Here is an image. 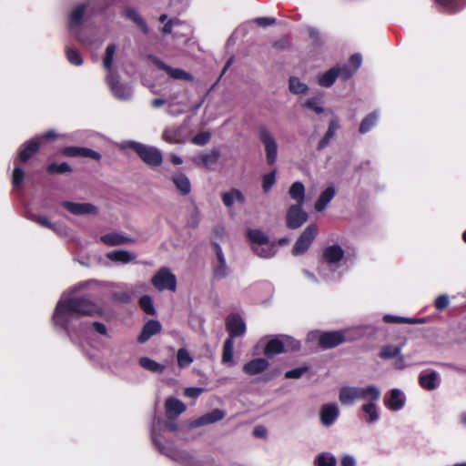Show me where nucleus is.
<instances>
[{"instance_id":"obj_8","label":"nucleus","mask_w":466,"mask_h":466,"mask_svg":"<svg viewBox=\"0 0 466 466\" xmlns=\"http://www.w3.org/2000/svg\"><path fill=\"white\" fill-rule=\"evenodd\" d=\"M106 82L116 98L128 100L132 97V87L127 84L121 83L118 74L106 75Z\"/></svg>"},{"instance_id":"obj_53","label":"nucleus","mask_w":466,"mask_h":466,"mask_svg":"<svg viewBox=\"0 0 466 466\" xmlns=\"http://www.w3.org/2000/svg\"><path fill=\"white\" fill-rule=\"evenodd\" d=\"M276 182V170L267 173L262 177V188L264 192H268Z\"/></svg>"},{"instance_id":"obj_2","label":"nucleus","mask_w":466,"mask_h":466,"mask_svg":"<svg viewBox=\"0 0 466 466\" xmlns=\"http://www.w3.org/2000/svg\"><path fill=\"white\" fill-rule=\"evenodd\" d=\"M175 419L163 420L161 419L154 420L151 427V440L154 446L161 453V447H174L173 443L167 439V434L173 433L177 430Z\"/></svg>"},{"instance_id":"obj_25","label":"nucleus","mask_w":466,"mask_h":466,"mask_svg":"<svg viewBox=\"0 0 466 466\" xmlns=\"http://www.w3.org/2000/svg\"><path fill=\"white\" fill-rule=\"evenodd\" d=\"M106 257L112 262L123 265L133 262L137 258L135 253L124 249L109 251L106 254Z\"/></svg>"},{"instance_id":"obj_57","label":"nucleus","mask_w":466,"mask_h":466,"mask_svg":"<svg viewBox=\"0 0 466 466\" xmlns=\"http://www.w3.org/2000/svg\"><path fill=\"white\" fill-rule=\"evenodd\" d=\"M308 367H299L290 370H288L285 373V377L287 379H299L302 375H304L308 371Z\"/></svg>"},{"instance_id":"obj_22","label":"nucleus","mask_w":466,"mask_h":466,"mask_svg":"<svg viewBox=\"0 0 466 466\" xmlns=\"http://www.w3.org/2000/svg\"><path fill=\"white\" fill-rule=\"evenodd\" d=\"M162 326L158 320L150 319L144 326L137 338L139 343L147 342L151 337L161 331Z\"/></svg>"},{"instance_id":"obj_45","label":"nucleus","mask_w":466,"mask_h":466,"mask_svg":"<svg viewBox=\"0 0 466 466\" xmlns=\"http://www.w3.org/2000/svg\"><path fill=\"white\" fill-rule=\"evenodd\" d=\"M401 351L400 346L385 345L381 347L379 357L382 360H390L398 357Z\"/></svg>"},{"instance_id":"obj_4","label":"nucleus","mask_w":466,"mask_h":466,"mask_svg":"<svg viewBox=\"0 0 466 466\" xmlns=\"http://www.w3.org/2000/svg\"><path fill=\"white\" fill-rule=\"evenodd\" d=\"M300 349V342L288 335H278L270 339L266 344L264 354L267 357L282 352L297 351Z\"/></svg>"},{"instance_id":"obj_40","label":"nucleus","mask_w":466,"mask_h":466,"mask_svg":"<svg viewBox=\"0 0 466 466\" xmlns=\"http://www.w3.org/2000/svg\"><path fill=\"white\" fill-rule=\"evenodd\" d=\"M126 16L132 20L141 29V31L147 35L149 32V28L145 22V20L140 16V15L133 8H127L125 11Z\"/></svg>"},{"instance_id":"obj_38","label":"nucleus","mask_w":466,"mask_h":466,"mask_svg":"<svg viewBox=\"0 0 466 466\" xmlns=\"http://www.w3.org/2000/svg\"><path fill=\"white\" fill-rule=\"evenodd\" d=\"M289 194L290 198L297 202L296 205H303L305 202V187L304 185L299 182H294L289 190Z\"/></svg>"},{"instance_id":"obj_9","label":"nucleus","mask_w":466,"mask_h":466,"mask_svg":"<svg viewBox=\"0 0 466 466\" xmlns=\"http://www.w3.org/2000/svg\"><path fill=\"white\" fill-rule=\"evenodd\" d=\"M350 76V69L347 66H335L330 69L325 71L318 76V84L322 87H330L335 81L341 77L343 79H348Z\"/></svg>"},{"instance_id":"obj_20","label":"nucleus","mask_w":466,"mask_h":466,"mask_svg":"<svg viewBox=\"0 0 466 466\" xmlns=\"http://www.w3.org/2000/svg\"><path fill=\"white\" fill-rule=\"evenodd\" d=\"M62 206L73 215H86L95 213L96 208L89 203H76L71 201H64Z\"/></svg>"},{"instance_id":"obj_11","label":"nucleus","mask_w":466,"mask_h":466,"mask_svg":"<svg viewBox=\"0 0 466 466\" xmlns=\"http://www.w3.org/2000/svg\"><path fill=\"white\" fill-rule=\"evenodd\" d=\"M215 258L212 259V270L216 279H222L230 274V268L226 262V258L219 244L213 243Z\"/></svg>"},{"instance_id":"obj_18","label":"nucleus","mask_w":466,"mask_h":466,"mask_svg":"<svg viewBox=\"0 0 466 466\" xmlns=\"http://www.w3.org/2000/svg\"><path fill=\"white\" fill-rule=\"evenodd\" d=\"M339 408L337 404L329 403L321 407L319 417L320 421L324 426L332 425L339 416Z\"/></svg>"},{"instance_id":"obj_15","label":"nucleus","mask_w":466,"mask_h":466,"mask_svg":"<svg viewBox=\"0 0 466 466\" xmlns=\"http://www.w3.org/2000/svg\"><path fill=\"white\" fill-rule=\"evenodd\" d=\"M380 397V390L373 385L366 388L351 387V400L354 399L368 400L370 401H377Z\"/></svg>"},{"instance_id":"obj_37","label":"nucleus","mask_w":466,"mask_h":466,"mask_svg":"<svg viewBox=\"0 0 466 466\" xmlns=\"http://www.w3.org/2000/svg\"><path fill=\"white\" fill-rule=\"evenodd\" d=\"M339 128V123L338 119H335V118L332 119L329 122V128H328L326 134L324 135V137H322V139L319 141V143L318 145V150H319V151L323 150L329 145V143L334 137L335 133L337 132V130Z\"/></svg>"},{"instance_id":"obj_56","label":"nucleus","mask_w":466,"mask_h":466,"mask_svg":"<svg viewBox=\"0 0 466 466\" xmlns=\"http://www.w3.org/2000/svg\"><path fill=\"white\" fill-rule=\"evenodd\" d=\"M308 32L315 46H321L323 45L321 35L317 28L310 26L308 28Z\"/></svg>"},{"instance_id":"obj_3","label":"nucleus","mask_w":466,"mask_h":466,"mask_svg":"<svg viewBox=\"0 0 466 466\" xmlns=\"http://www.w3.org/2000/svg\"><path fill=\"white\" fill-rule=\"evenodd\" d=\"M86 7L87 5L86 4H79L71 10L68 15V30L71 34H74L77 39L87 48H98L101 46L102 41L93 42L92 40L86 38L77 33L82 25Z\"/></svg>"},{"instance_id":"obj_6","label":"nucleus","mask_w":466,"mask_h":466,"mask_svg":"<svg viewBox=\"0 0 466 466\" xmlns=\"http://www.w3.org/2000/svg\"><path fill=\"white\" fill-rule=\"evenodd\" d=\"M258 138L264 146L267 163L275 164L278 158V144L270 130L264 125L258 127Z\"/></svg>"},{"instance_id":"obj_17","label":"nucleus","mask_w":466,"mask_h":466,"mask_svg":"<svg viewBox=\"0 0 466 466\" xmlns=\"http://www.w3.org/2000/svg\"><path fill=\"white\" fill-rule=\"evenodd\" d=\"M269 366V362L264 358L253 359L243 366L244 373L249 376H255L265 371Z\"/></svg>"},{"instance_id":"obj_35","label":"nucleus","mask_w":466,"mask_h":466,"mask_svg":"<svg viewBox=\"0 0 466 466\" xmlns=\"http://www.w3.org/2000/svg\"><path fill=\"white\" fill-rule=\"evenodd\" d=\"M252 249L258 256L263 258H272L277 253L276 244L268 240L263 245L253 246Z\"/></svg>"},{"instance_id":"obj_60","label":"nucleus","mask_w":466,"mask_h":466,"mask_svg":"<svg viewBox=\"0 0 466 466\" xmlns=\"http://www.w3.org/2000/svg\"><path fill=\"white\" fill-rule=\"evenodd\" d=\"M79 157H90L95 160H99L101 158V155L98 152L87 147H80Z\"/></svg>"},{"instance_id":"obj_43","label":"nucleus","mask_w":466,"mask_h":466,"mask_svg":"<svg viewBox=\"0 0 466 466\" xmlns=\"http://www.w3.org/2000/svg\"><path fill=\"white\" fill-rule=\"evenodd\" d=\"M219 151L218 149H213L209 153L199 155L196 161L208 167L216 164L219 158Z\"/></svg>"},{"instance_id":"obj_30","label":"nucleus","mask_w":466,"mask_h":466,"mask_svg":"<svg viewBox=\"0 0 466 466\" xmlns=\"http://www.w3.org/2000/svg\"><path fill=\"white\" fill-rule=\"evenodd\" d=\"M100 240L108 246H118L132 243L134 240L118 233H108L100 237Z\"/></svg>"},{"instance_id":"obj_21","label":"nucleus","mask_w":466,"mask_h":466,"mask_svg":"<svg viewBox=\"0 0 466 466\" xmlns=\"http://www.w3.org/2000/svg\"><path fill=\"white\" fill-rule=\"evenodd\" d=\"M344 341V333L342 331H326L321 336L320 348L331 349L337 347Z\"/></svg>"},{"instance_id":"obj_44","label":"nucleus","mask_w":466,"mask_h":466,"mask_svg":"<svg viewBox=\"0 0 466 466\" xmlns=\"http://www.w3.org/2000/svg\"><path fill=\"white\" fill-rule=\"evenodd\" d=\"M337 460L335 456L329 452H321L314 459V466H336Z\"/></svg>"},{"instance_id":"obj_12","label":"nucleus","mask_w":466,"mask_h":466,"mask_svg":"<svg viewBox=\"0 0 466 466\" xmlns=\"http://www.w3.org/2000/svg\"><path fill=\"white\" fill-rule=\"evenodd\" d=\"M148 59L159 69L167 73L172 79L175 80H185L187 82H192L194 80L193 76L181 69V68H175L172 67L163 61H161L158 57H157L154 55H149Z\"/></svg>"},{"instance_id":"obj_14","label":"nucleus","mask_w":466,"mask_h":466,"mask_svg":"<svg viewBox=\"0 0 466 466\" xmlns=\"http://www.w3.org/2000/svg\"><path fill=\"white\" fill-rule=\"evenodd\" d=\"M344 250L339 245H331L323 249V261L331 268H338L343 258Z\"/></svg>"},{"instance_id":"obj_29","label":"nucleus","mask_w":466,"mask_h":466,"mask_svg":"<svg viewBox=\"0 0 466 466\" xmlns=\"http://www.w3.org/2000/svg\"><path fill=\"white\" fill-rule=\"evenodd\" d=\"M172 182L180 194L186 196L191 191V184L189 178L183 173H177L172 176Z\"/></svg>"},{"instance_id":"obj_39","label":"nucleus","mask_w":466,"mask_h":466,"mask_svg":"<svg viewBox=\"0 0 466 466\" xmlns=\"http://www.w3.org/2000/svg\"><path fill=\"white\" fill-rule=\"evenodd\" d=\"M233 352H234V339L228 338L225 340L223 345L222 351V363L227 364L228 366H233L235 364L233 360Z\"/></svg>"},{"instance_id":"obj_42","label":"nucleus","mask_w":466,"mask_h":466,"mask_svg":"<svg viewBox=\"0 0 466 466\" xmlns=\"http://www.w3.org/2000/svg\"><path fill=\"white\" fill-rule=\"evenodd\" d=\"M65 52L66 59L71 65L75 66H80L83 65L82 56L76 47L73 46H66Z\"/></svg>"},{"instance_id":"obj_24","label":"nucleus","mask_w":466,"mask_h":466,"mask_svg":"<svg viewBox=\"0 0 466 466\" xmlns=\"http://www.w3.org/2000/svg\"><path fill=\"white\" fill-rule=\"evenodd\" d=\"M419 385L426 390H434L439 387V374L436 371L421 372L418 378Z\"/></svg>"},{"instance_id":"obj_1","label":"nucleus","mask_w":466,"mask_h":466,"mask_svg":"<svg viewBox=\"0 0 466 466\" xmlns=\"http://www.w3.org/2000/svg\"><path fill=\"white\" fill-rule=\"evenodd\" d=\"M100 283L95 279H90L78 283L72 289L65 291L55 308L52 321L56 328L62 329L69 337L71 341L76 343L78 334L94 330L100 335H106V327L98 321L82 322L83 316H99L102 314V309L86 296H77L78 290L90 286H99Z\"/></svg>"},{"instance_id":"obj_50","label":"nucleus","mask_w":466,"mask_h":466,"mask_svg":"<svg viewBox=\"0 0 466 466\" xmlns=\"http://www.w3.org/2000/svg\"><path fill=\"white\" fill-rule=\"evenodd\" d=\"M71 167L66 162L60 164L52 163L46 168V171L50 174H65L71 172Z\"/></svg>"},{"instance_id":"obj_51","label":"nucleus","mask_w":466,"mask_h":466,"mask_svg":"<svg viewBox=\"0 0 466 466\" xmlns=\"http://www.w3.org/2000/svg\"><path fill=\"white\" fill-rule=\"evenodd\" d=\"M112 296L118 302L128 303L131 301V295L126 285H122L121 289L114 291Z\"/></svg>"},{"instance_id":"obj_49","label":"nucleus","mask_w":466,"mask_h":466,"mask_svg":"<svg viewBox=\"0 0 466 466\" xmlns=\"http://www.w3.org/2000/svg\"><path fill=\"white\" fill-rule=\"evenodd\" d=\"M308 86L302 83L298 77L291 76L289 78V90L293 94H303L307 91Z\"/></svg>"},{"instance_id":"obj_28","label":"nucleus","mask_w":466,"mask_h":466,"mask_svg":"<svg viewBox=\"0 0 466 466\" xmlns=\"http://www.w3.org/2000/svg\"><path fill=\"white\" fill-rule=\"evenodd\" d=\"M385 405L391 410H399L404 406V397L398 389L390 391L389 399L385 400Z\"/></svg>"},{"instance_id":"obj_62","label":"nucleus","mask_w":466,"mask_h":466,"mask_svg":"<svg viewBox=\"0 0 466 466\" xmlns=\"http://www.w3.org/2000/svg\"><path fill=\"white\" fill-rule=\"evenodd\" d=\"M362 56L360 53L351 55V76L360 67Z\"/></svg>"},{"instance_id":"obj_46","label":"nucleus","mask_w":466,"mask_h":466,"mask_svg":"<svg viewBox=\"0 0 466 466\" xmlns=\"http://www.w3.org/2000/svg\"><path fill=\"white\" fill-rule=\"evenodd\" d=\"M247 236L254 246L263 245L268 240L267 234L259 229H248Z\"/></svg>"},{"instance_id":"obj_31","label":"nucleus","mask_w":466,"mask_h":466,"mask_svg":"<svg viewBox=\"0 0 466 466\" xmlns=\"http://www.w3.org/2000/svg\"><path fill=\"white\" fill-rule=\"evenodd\" d=\"M448 14H456L466 6V0H434Z\"/></svg>"},{"instance_id":"obj_26","label":"nucleus","mask_w":466,"mask_h":466,"mask_svg":"<svg viewBox=\"0 0 466 466\" xmlns=\"http://www.w3.org/2000/svg\"><path fill=\"white\" fill-rule=\"evenodd\" d=\"M224 418V412L218 409H215L208 413L198 418L192 423V427H200L210 423L217 422Z\"/></svg>"},{"instance_id":"obj_33","label":"nucleus","mask_w":466,"mask_h":466,"mask_svg":"<svg viewBox=\"0 0 466 466\" xmlns=\"http://www.w3.org/2000/svg\"><path fill=\"white\" fill-rule=\"evenodd\" d=\"M138 363L141 368L155 374H162L166 370V366L164 364L157 362L148 357H141L138 360Z\"/></svg>"},{"instance_id":"obj_10","label":"nucleus","mask_w":466,"mask_h":466,"mask_svg":"<svg viewBox=\"0 0 466 466\" xmlns=\"http://www.w3.org/2000/svg\"><path fill=\"white\" fill-rule=\"evenodd\" d=\"M317 234L318 227L314 224L309 225L297 239L292 248V254L299 256L305 253L315 239Z\"/></svg>"},{"instance_id":"obj_7","label":"nucleus","mask_w":466,"mask_h":466,"mask_svg":"<svg viewBox=\"0 0 466 466\" xmlns=\"http://www.w3.org/2000/svg\"><path fill=\"white\" fill-rule=\"evenodd\" d=\"M152 285L159 291L169 290L176 291L177 289V278L171 270L163 267L153 276Z\"/></svg>"},{"instance_id":"obj_36","label":"nucleus","mask_w":466,"mask_h":466,"mask_svg":"<svg viewBox=\"0 0 466 466\" xmlns=\"http://www.w3.org/2000/svg\"><path fill=\"white\" fill-rule=\"evenodd\" d=\"M222 201L226 207L229 208L233 206L235 202L243 204L245 202V197L238 189L233 188L222 194Z\"/></svg>"},{"instance_id":"obj_32","label":"nucleus","mask_w":466,"mask_h":466,"mask_svg":"<svg viewBox=\"0 0 466 466\" xmlns=\"http://www.w3.org/2000/svg\"><path fill=\"white\" fill-rule=\"evenodd\" d=\"M336 190L335 187L330 186L327 187L319 196L318 200L315 203V209L319 212L323 211L332 198L335 197Z\"/></svg>"},{"instance_id":"obj_59","label":"nucleus","mask_w":466,"mask_h":466,"mask_svg":"<svg viewBox=\"0 0 466 466\" xmlns=\"http://www.w3.org/2000/svg\"><path fill=\"white\" fill-rule=\"evenodd\" d=\"M24 177H25L24 170L20 167L16 166L14 168V172H13L14 186H15V187L20 186L24 181Z\"/></svg>"},{"instance_id":"obj_34","label":"nucleus","mask_w":466,"mask_h":466,"mask_svg":"<svg viewBox=\"0 0 466 466\" xmlns=\"http://www.w3.org/2000/svg\"><path fill=\"white\" fill-rule=\"evenodd\" d=\"M116 51V46L115 44H110L106 48L105 56L103 58V66L106 70V75L117 74V72L113 69V62Z\"/></svg>"},{"instance_id":"obj_63","label":"nucleus","mask_w":466,"mask_h":466,"mask_svg":"<svg viewBox=\"0 0 466 466\" xmlns=\"http://www.w3.org/2000/svg\"><path fill=\"white\" fill-rule=\"evenodd\" d=\"M181 22L177 18L170 19L167 21L162 28L163 35H169L172 32L174 26L180 25Z\"/></svg>"},{"instance_id":"obj_23","label":"nucleus","mask_w":466,"mask_h":466,"mask_svg":"<svg viewBox=\"0 0 466 466\" xmlns=\"http://www.w3.org/2000/svg\"><path fill=\"white\" fill-rule=\"evenodd\" d=\"M39 149L38 137L33 138L21 145L18 152V158L22 162H26Z\"/></svg>"},{"instance_id":"obj_41","label":"nucleus","mask_w":466,"mask_h":466,"mask_svg":"<svg viewBox=\"0 0 466 466\" xmlns=\"http://www.w3.org/2000/svg\"><path fill=\"white\" fill-rule=\"evenodd\" d=\"M379 118V115L376 111H373L368 114L361 121L359 132L360 134H365L369 132L377 123Z\"/></svg>"},{"instance_id":"obj_13","label":"nucleus","mask_w":466,"mask_h":466,"mask_svg":"<svg viewBox=\"0 0 466 466\" xmlns=\"http://www.w3.org/2000/svg\"><path fill=\"white\" fill-rule=\"evenodd\" d=\"M303 205H291L286 215L287 227L291 229L300 228L308 219V214L303 210Z\"/></svg>"},{"instance_id":"obj_61","label":"nucleus","mask_w":466,"mask_h":466,"mask_svg":"<svg viewBox=\"0 0 466 466\" xmlns=\"http://www.w3.org/2000/svg\"><path fill=\"white\" fill-rule=\"evenodd\" d=\"M322 335H323V332H321L319 330L309 331L307 335V342L318 343L319 346L320 347Z\"/></svg>"},{"instance_id":"obj_55","label":"nucleus","mask_w":466,"mask_h":466,"mask_svg":"<svg viewBox=\"0 0 466 466\" xmlns=\"http://www.w3.org/2000/svg\"><path fill=\"white\" fill-rule=\"evenodd\" d=\"M163 137L167 142L177 144L181 141L179 132L176 129H166Z\"/></svg>"},{"instance_id":"obj_52","label":"nucleus","mask_w":466,"mask_h":466,"mask_svg":"<svg viewBox=\"0 0 466 466\" xmlns=\"http://www.w3.org/2000/svg\"><path fill=\"white\" fill-rule=\"evenodd\" d=\"M139 306L147 314L153 315L156 312L152 299L148 295H144L140 298Z\"/></svg>"},{"instance_id":"obj_58","label":"nucleus","mask_w":466,"mask_h":466,"mask_svg":"<svg viewBox=\"0 0 466 466\" xmlns=\"http://www.w3.org/2000/svg\"><path fill=\"white\" fill-rule=\"evenodd\" d=\"M450 304V299L447 295H440L437 297L434 302V307L437 310H444Z\"/></svg>"},{"instance_id":"obj_54","label":"nucleus","mask_w":466,"mask_h":466,"mask_svg":"<svg viewBox=\"0 0 466 466\" xmlns=\"http://www.w3.org/2000/svg\"><path fill=\"white\" fill-rule=\"evenodd\" d=\"M27 218L37 223L41 227L51 229L53 223L45 216H38L33 213H28Z\"/></svg>"},{"instance_id":"obj_47","label":"nucleus","mask_w":466,"mask_h":466,"mask_svg":"<svg viewBox=\"0 0 466 466\" xmlns=\"http://www.w3.org/2000/svg\"><path fill=\"white\" fill-rule=\"evenodd\" d=\"M383 321L385 323H410V324H415V323H423L424 320L422 319H410V318H403V317H398L394 315H384L383 316Z\"/></svg>"},{"instance_id":"obj_5","label":"nucleus","mask_w":466,"mask_h":466,"mask_svg":"<svg viewBox=\"0 0 466 466\" xmlns=\"http://www.w3.org/2000/svg\"><path fill=\"white\" fill-rule=\"evenodd\" d=\"M124 148L134 150L138 157L150 167H158L161 165L163 157L161 151L152 146H147L136 141H126L123 144Z\"/></svg>"},{"instance_id":"obj_48","label":"nucleus","mask_w":466,"mask_h":466,"mask_svg":"<svg viewBox=\"0 0 466 466\" xmlns=\"http://www.w3.org/2000/svg\"><path fill=\"white\" fill-rule=\"evenodd\" d=\"M177 365L180 368H187L193 362V358L185 348H181L177 350Z\"/></svg>"},{"instance_id":"obj_64","label":"nucleus","mask_w":466,"mask_h":466,"mask_svg":"<svg viewBox=\"0 0 466 466\" xmlns=\"http://www.w3.org/2000/svg\"><path fill=\"white\" fill-rule=\"evenodd\" d=\"M210 140V135L208 133L203 132L196 135L193 137V142L198 146H204Z\"/></svg>"},{"instance_id":"obj_27","label":"nucleus","mask_w":466,"mask_h":466,"mask_svg":"<svg viewBox=\"0 0 466 466\" xmlns=\"http://www.w3.org/2000/svg\"><path fill=\"white\" fill-rule=\"evenodd\" d=\"M360 419L365 422L371 424L379 420V412L375 401H369L361 407Z\"/></svg>"},{"instance_id":"obj_19","label":"nucleus","mask_w":466,"mask_h":466,"mask_svg":"<svg viewBox=\"0 0 466 466\" xmlns=\"http://www.w3.org/2000/svg\"><path fill=\"white\" fill-rule=\"evenodd\" d=\"M165 410L167 419H176L186 410V405L180 400L169 397L166 400Z\"/></svg>"},{"instance_id":"obj_16","label":"nucleus","mask_w":466,"mask_h":466,"mask_svg":"<svg viewBox=\"0 0 466 466\" xmlns=\"http://www.w3.org/2000/svg\"><path fill=\"white\" fill-rule=\"evenodd\" d=\"M226 329L229 334V338L234 339L235 337L241 336L245 333L246 325L240 316L233 314L227 318Z\"/></svg>"}]
</instances>
